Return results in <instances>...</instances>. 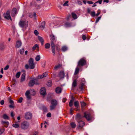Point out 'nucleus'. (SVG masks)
Here are the masks:
<instances>
[{"instance_id":"obj_1","label":"nucleus","mask_w":135,"mask_h":135,"mask_svg":"<svg viewBox=\"0 0 135 135\" xmlns=\"http://www.w3.org/2000/svg\"><path fill=\"white\" fill-rule=\"evenodd\" d=\"M28 62L29 65L28 64L25 65V69H26L29 68L30 69H34L35 67V64L33 59L31 58H30L28 60Z\"/></svg>"},{"instance_id":"obj_2","label":"nucleus","mask_w":135,"mask_h":135,"mask_svg":"<svg viewBox=\"0 0 135 135\" xmlns=\"http://www.w3.org/2000/svg\"><path fill=\"white\" fill-rule=\"evenodd\" d=\"M29 126V123L26 121L22 123L21 124V128L25 130L28 129Z\"/></svg>"},{"instance_id":"obj_3","label":"nucleus","mask_w":135,"mask_h":135,"mask_svg":"<svg viewBox=\"0 0 135 135\" xmlns=\"http://www.w3.org/2000/svg\"><path fill=\"white\" fill-rule=\"evenodd\" d=\"M20 26L22 27L26 28L28 26V21H21L19 23Z\"/></svg>"},{"instance_id":"obj_4","label":"nucleus","mask_w":135,"mask_h":135,"mask_svg":"<svg viewBox=\"0 0 135 135\" xmlns=\"http://www.w3.org/2000/svg\"><path fill=\"white\" fill-rule=\"evenodd\" d=\"M86 63L85 60L83 59H80L78 62V66H82L85 65Z\"/></svg>"},{"instance_id":"obj_5","label":"nucleus","mask_w":135,"mask_h":135,"mask_svg":"<svg viewBox=\"0 0 135 135\" xmlns=\"http://www.w3.org/2000/svg\"><path fill=\"white\" fill-rule=\"evenodd\" d=\"M3 16L6 19L8 20L10 19L12 20V19L10 16L9 11H7L6 13L4 14Z\"/></svg>"},{"instance_id":"obj_6","label":"nucleus","mask_w":135,"mask_h":135,"mask_svg":"<svg viewBox=\"0 0 135 135\" xmlns=\"http://www.w3.org/2000/svg\"><path fill=\"white\" fill-rule=\"evenodd\" d=\"M36 80L35 79H33L32 80H31L29 83V86L30 87H31L33 86L35 84H38L37 83H35Z\"/></svg>"},{"instance_id":"obj_7","label":"nucleus","mask_w":135,"mask_h":135,"mask_svg":"<svg viewBox=\"0 0 135 135\" xmlns=\"http://www.w3.org/2000/svg\"><path fill=\"white\" fill-rule=\"evenodd\" d=\"M50 39L51 41V45L52 43L54 45H55V42L56 41V39L55 38V37L53 35H51L50 36Z\"/></svg>"},{"instance_id":"obj_8","label":"nucleus","mask_w":135,"mask_h":135,"mask_svg":"<svg viewBox=\"0 0 135 135\" xmlns=\"http://www.w3.org/2000/svg\"><path fill=\"white\" fill-rule=\"evenodd\" d=\"M84 117H85L87 120L89 121L91 119V117L90 114L88 112H85L84 114Z\"/></svg>"},{"instance_id":"obj_9","label":"nucleus","mask_w":135,"mask_h":135,"mask_svg":"<svg viewBox=\"0 0 135 135\" xmlns=\"http://www.w3.org/2000/svg\"><path fill=\"white\" fill-rule=\"evenodd\" d=\"M32 114L30 112H28L25 113V117L26 119H30L32 117Z\"/></svg>"},{"instance_id":"obj_10","label":"nucleus","mask_w":135,"mask_h":135,"mask_svg":"<svg viewBox=\"0 0 135 135\" xmlns=\"http://www.w3.org/2000/svg\"><path fill=\"white\" fill-rule=\"evenodd\" d=\"M78 128H79L81 129L82 128L84 125V122L82 120H80L78 121Z\"/></svg>"},{"instance_id":"obj_11","label":"nucleus","mask_w":135,"mask_h":135,"mask_svg":"<svg viewBox=\"0 0 135 135\" xmlns=\"http://www.w3.org/2000/svg\"><path fill=\"white\" fill-rule=\"evenodd\" d=\"M40 93L43 96H45L46 94V91L44 87H42L40 90Z\"/></svg>"},{"instance_id":"obj_12","label":"nucleus","mask_w":135,"mask_h":135,"mask_svg":"<svg viewBox=\"0 0 135 135\" xmlns=\"http://www.w3.org/2000/svg\"><path fill=\"white\" fill-rule=\"evenodd\" d=\"M22 42L20 41H18L16 43V47L17 48H19L22 45Z\"/></svg>"},{"instance_id":"obj_13","label":"nucleus","mask_w":135,"mask_h":135,"mask_svg":"<svg viewBox=\"0 0 135 135\" xmlns=\"http://www.w3.org/2000/svg\"><path fill=\"white\" fill-rule=\"evenodd\" d=\"M65 75L63 71H61L59 73V75L60 78H64Z\"/></svg>"},{"instance_id":"obj_14","label":"nucleus","mask_w":135,"mask_h":135,"mask_svg":"<svg viewBox=\"0 0 135 135\" xmlns=\"http://www.w3.org/2000/svg\"><path fill=\"white\" fill-rule=\"evenodd\" d=\"M51 48L52 49V52L53 54V55H54L55 54V45L52 43L51 45Z\"/></svg>"},{"instance_id":"obj_15","label":"nucleus","mask_w":135,"mask_h":135,"mask_svg":"<svg viewBox=\"0 0 135 135\" xmlns=\"http://www.w3.org/2000/svg\"><path fill=\"white\" fill-rule=\"evenodd\" d=\"M17 13L16 9L15 8H14L12 11L11 15L12 16H15V15Z\"/></svg>"},{"instance_id":"obj_16","label":"nucleus","mask_w":135,"mask_h":135,"mask_svg":"<svg viewBox=\"0 0 135 135\" xmlns=\"http://www.w3.org/2000/svg\"><path fill=\"white\" fill-rule=\"evenodd\" d=\"M61 89L60 87H57L55 89V91L57 93H60L61 92Z\"/></svg>"},{"instance_id":"obj_17","label":"nucleus","mask_w":135,"mask_h":135,"mask_svg":"<svg viewBox=\"0 0 135 135\" xmlns=\"http://www.w3.org/2000/svg\"><path fill=\"white\" fill-rule=\"evenodd\" d=\"M1 123L3 124H6V125L4 126V127H8L9 124V123L8 121H2Z\"/></svg>"},{"instance_id":"obj_18","label":"nucleus","mask_w":135,"mask_h":135,"mask_svg":"<svg viewBox=\"0 0 135 135\" xmlns=\"http://www.w3.org/2000/svg\"><path fill=\"white\" fill-rule=\"evenodd\" d=\"M38 40L40 41L42 45H43L44 40L43 38L41 37L38 36Z\"/></svg>"},{"instance_id":"obj_19","label":"nucleus","mask_w":135,"mask_h":135,"mask_svg":"<svg viewBox=\"0 0 135 135\" xmlns=\"http://www.w3.org/2000/svg\"><path fill=\"white\" fill-rule=\"evenodd\" d=\"M71 15L73 18L74 20L78 18L77 15L74 12L71 13Z\"/></svg>"},{"instance_id":"obj_20","label":"nucleus","mask_w":135,"mask_h":135,"mask_svg":"<svg viewBox=\"0 0 135 135\" xmlns=\"http://www.w3.org/2000/svg\"><path fill=\"white\" fill-rule=\"evenodd\" d=\"M25 75L26 74L25 73H23L22 74L21 76V81H23L25 80Z\"/></svg>"},{"instance_id":"obj_21","label":"nucleus","mask_w":135,"mask_h":135,"mask_svg":"<svg viewBox=\"0 0 135 135\" xmlns=\"http://www.w3.org/2000/svg\"><path fill=\"white\" fill-rule=\"evenodd\" d=\"M51 105H53L56 106L57 104V103L56 100L53 99L51 100Z\"/></svg>"},{"instance_id":"obj_22","label":"nucleus","mask_w":135,"mask_h":135,"mask_svg":"<svg viewBox=\"0 0 135 135\" xmlns=\"http://www.w3.org/2000/svg\"><path fill=\"white\" fill-rule=\"evenodd\" d=\"M61 66V65L60 64L58 65H57L55 66L54 68V69L55 70H57V69H59Z\"/></svg>"},{"instance_id":"obj_23","label":"nucleus","mask_w":135,"mask_h":135,"mask_svg":"<svg viewBox=\"0 0 135 135\" xmlns=\"http://www.w3.org/2000/svg\"><path fill=\"white\" fill-rule=\"evenodd\" d=\"M68 47L65 46H64L62 47L61 50L65 52L67 50Z\"/></svg>"},{"instance_id":"obj_24","label":"nucleus","mask_w":135,"mask_h":135,"mask_svg":"<svg viewBox=\"0 0 135 135\" xmlns=\"http://www.w3.org/2000/svg\"><path fill=\"white\" fill-rule=\"evenodd\" d=\"M71 24L70 23L68 22H66L64 25V26L66 27H71Z\"/></svg>"},{"instance_id":"obj_25","label":"nucleus","mask_w":135,"mask_h":135,"mask_svg":"<svg viewBox=\"0 0 135 135\" xmlns=\"http://www.w3.org/2000/svg\"><path fill=\"white\" fill-rule=\"evenodd\" d=\"M52 83L51 80H49L47 83V85L48 86L50 87L52 85Z\"/></svg>"},{"instance_id":"obj_26","label":"nucleus","mask_w":135,"mask_h":135,"mask_svg":"<svg viewBox=\"0 0 135 135\" xmlns=\"http://www.w3.org/2000/svg\"><path fill=\"white\" fill-rule=\"evenodd\" d=\"M3 117L5 119H9L8 116L6 114H4L3 115Z\"/></svg>"},{"instance_id":"obj_27","label":"nucleus","mask_w":135,"mask_h":135,"mask_svg":"<svg viewBox=\"0 0 135 135\" xmlns=\"http://www.w3.org/2000/svg\"><path fill=\"white\" fill-rule=\"evenodd\" d=\"M71 126L73 128H74L75 127L76 124L74 122H72L70 123Z\"/></svg>"},{"instance_id":"obj_28","label":"nucleus","mask_w":135,"mask_h":135,"mask_svg":"<svg viewBox=\"0 0 135 135\" xmlns=\"http://www.w3.org/2000/svg\"><path fill=\"white\" fill-rule=\"evenodd\" d=\"M50 47V45L49 43H47L45 45V48L46 49L49 48Z\"/></svg>"},{"instance_id":"obj_29","label":"nucleus","mask_w":135,"mask_h":135,"mask_svg":"<svg viewBox=\"0 0 135 135\" xmlns=\"http://www.w3.org/2000/svg\"><path fill=\"white\" fill-rule=\"evenodd\" d=\"M74 100V98H73V99L71 100L69 103V105L70 107H71L73 105V102Z\"/></svg>"},{"instance_id":"obj_30","label":"nucleus","mask_w":135,"mask_h":135,"mask_svg":"<svg viewBox=\"0 0 135 135\" xmlns=\"http://www.w3.org/2000/svg\"><path fill=\"white\" fill-rule=\"evenodd\" d=\"M81 118V115L79 114H78L76 116V118L77 120H78Z\"/></svg>"},{"instance_id":"obj_31","label":"nucleus","mask_w":135,"mask_h":135,"mask_svg":"<svg viewBox=\"0 0 135 135\" xmlns=\"http://www.w3.org/2000/svg\"><path fill=\"white\" fill-rule=\"evenodd\" d=\"M74 105L75 106L77 107L78 108L79 106V102L78 101H76L74 102Z\"/></svg>"},{"instance_id":"obj_32","label":"nucleus","mask_w":135,"mask_h":135,"mask_svg":"<svg viewBox=\"0 0 135 135\" xmlns=\"http://www.w3.org/2000/svg\"><path fill=\"white\" fill-rule=\"evenodd\" d=\"M79 68L77 67L75 69V72L74 73L75 74H77L78 72H79Z\"/></svg>"},{"instance_id":"obj_33","label":"nucleus","mask_w":135,"mask_h":135,"mask_svg":"<svg viewBox=\"0 0 135 135\" xmlns=\"http://www.w3.org/2000/svg\"><path fill=\"white\" fill-rule=\"evenodd\" d=\"M40 59V55H37L35 57V60L37 61H39Z\"/></svg>"},{"instance_id":"obj_34","label":"nucleus","mask_w":135,"mask_h":135,"mask_svg":"<svg viewBox=\"0 0 135 135\" xmlns=\"http://www.w3.org/2000/svg\"><path fill=\"white\" fill-rule=\"evenodd\" d=\"M12 126L14 128H17L19 127V126L18 124L15 123L12 125Z\"/></svg>"},{"instance_id":"obj_35","label":"nucleus","mask_w":135,"mask_h":135,"mask_svg":"<svg viewBox=\"0 0 135 135\" xmlns=\"http://www.w3.org/2000/svg\"><path fill=\"white\" fill-rule=\"evenodd\" d=\"M45 26V22H43L41 24V27L42 28H44Z\"/></svg>"},{"instance_id":"obj_36","label":"nucleus","mask_w":135,"mask_h":135,"mask_svg":"<svg viewBox=\"0 0 135 135\" xmlns=\"http://www.w3.org/2000/svg\"><path fill=\"white\" fill-rule=\"evenodd\" d=\"M90 14L93 17H94L95 16H96L95 13L94 11L91 12Z\"/></svg>"},{"instance_id":"obj_37","label":"nucleus","mask_w":135,"mask_h":135,"mask_svg":"<svg viewBox=\"0 0 135 135\" xmlns=\"http://www.w3.org/2000/svg\"><path fill=\"white\" fill-rule=\"evenodd\" d=\"M24 52V49L23 48H22L20 50V53L21 54H23Z\"/></svg>"},{"instance_id":"obj_38","label":"nucleus","mask_w":135,"mask_h":135,"mask_svg":"<svg viewBox=\"0 0 135 135\" xmlns=\"http://www.w3.org/2000/svg\"><path fill=\"white\" fill-rule=\"evenodd\" d=\"M76 85V80H74L73 82V84H72V86L74 87H75Z\"/></svg>"},{"instance_id":"obj_39","label":"nucleus","mask_w":135,"mask_h":135,"mask_svg":"<svg viewBox=\"0 0 135 135\" xmlns=\"http://www.w3.org/2000/svg\"><path fill=\"white\" fill-rule=\"evenodd\" d=\"M21 73L20 72H17L16 75V77L17 78H19L20 75Z\"/></svg>"},{"instance_id":"obj_40","label":"nucleus","mask_w":135,"mask_h":135,"mask_svg":"<svg viewBox=\"0 0 135 135\" xmlns=\"http://www.w3.org/2000/svg\"><path fill=\"white\" fill-rule=\"evenodd\" d=\"M101 16L98 17L96 19V20L95 21V23H97L99 21V20L101 19Z\"/></svg>"},{"instance_id":"obj_41","label":"nucleus","mask_w":135,"mask_h":135,"mask_svg":"<svg viewBox=\"0 0 135 135\" xmlns=\"http://www.w3.org/2000/svg\"><path fill=\"white\" fill-rule=\"evenodd\" d=\"M81 104L82 107H85L86 105V103L83 102H81Z\"/></svg>"},{"instance_id":"obj_42","label":"nucleus","mask_w":135,"mask_h":135,"mask_svg":"<svg viewBox=\"0 0 135 135\" xmlns=\"http://www.w3.org/2000/svg\"><path fill=\"white\" fill-rule=\"evenodd\" d=\"M38 47V45L37 44H35L34 46L32 47V49L33 50H35L37 47Z\"/></svg>"},{"instance_id":"obj_43","label":"nucleus","mask_w":135,"mask_h":135,"mask_svg":"<svg viewBox=\"0 0 135 135\" xmlns=\"http://www.w3.org/2000/svg\"><path fill=\"white\" fill-rule=\"evenodd\" d=\"M77 3L79 5H81L82 4V3L80 0H78Z\"/></svg>"},{"instance_id":"obj_44","label":"nucleus","mask_w":135,"mask_h":135,"mask_svg":"<svg viewBox=\"0 0 135 135\" xmlns=\"http://www.w3.org/2000/svg\"><path fill=\"white\" fill-rule=\"evenodd\" d=\"M55 106H56L54 105H52L50 106V110H52L54 109L55 108Z\"/></svg>"},{"instance_id":"obj_45","label":"nucleus","mask_w":135,"mask_h":135,"mask_svg":"<svg viewBox=\"0 0 135 135\" xmlns=\"http://www.w3.org/2000/svg\"><path fill=\"white\" fill-rule=\"evenodd\" d=\"M97 13L96 14V16L97 17L100 14V10L98 9L97 11Z\"/></svg>"},{"instance_id":"obj_46","label":"nucleus","mask_w":135,"mask_h":135,"mask_svg":"<svg viewBox=\"0 0 135 135\" xmlns=\"http://www.w3.org/2000/svg\"><path fill=\"white\" fill-rule=\"evenodd\" d=\"M4 129H3L0 130V135L2 134L4 132Z\"/></svg>"},{"instance_id":"obj_47","label":"nucleus","mask_w":135,"mask_h":135,"mask_svg":"<svg viewBox=\"0 0 135 135\" xmlns=\"http://www.w3.org/2000/svg\"><path fill=\"white\" fill-rule=\"evenodd\" d=\"M68 1H66L63 5L64 6H68Z\"/></svg>"},{"instance_id":"obj_48","label":"nucleus","mask_w":135,"mask_h":135,"mask_svg":"<svg viewBox=\"0 0 135 135\" xmlns=\"http://www.w3.org/2000/svg\"><path fill=\"white\" fill-rule=\"evenodd\" d=\"M34 33H35V34L36 35H38V32L36 30H35L34 31Z\"/></svg>"},{"instance_id":"obj_49","label":"nucleus","mask_w":135,"mask_h":135,"mask_svg":"<svg viewBox=\"0 0 135 135\" xmlns=\"http://www.w3.org/2000/svg\"><path fill=\"white\" fill-rule=\"evenodd\" d=\"M30 94V91L29 90H27L26 91L25 93V95H28Z\"/></svg>"},{"instance_id":"obj_50","label":"nucleus","mask_w":135,"mask_h":135,"mask_svg":"<svg viewBox=\"0 0 135 135\" xmlns=\"http://www.w3.org/2000/svg\"><path fill=\"white\" fill-rule=\"evenodd\" d=\"M23 100V98L22 97H20L18 100V102L21 103L22 102Z\"/></svg>"},{"instance_id":"obj_51","label":"nucleus","mask_w":135,"mask_h":135,"mask_svg":"<svg viewBox=\"0 0 135 135\" xmlns=\"http://www.w3.org/2000/svg\"><path fill=\"white\" fill-rule=\"evenodd\" d=\"M102 2V0H99L97 1L95 3H99L100 4H101Z\"/></svg>"},{"instance_id":"obj_52","label":"nucleus","mask_w":135,"mask_h":135,"mask_svg":"<svg viewBox=\"0 0 135 135\" xmlns=\"http://www.w3.org/2000/svg\"><path fill=\"white\" fill-rule=\"evenodd\" d=\"M26 97L27 99L28 100L30 99H31V97L30 95H26Z\"/></svg>"},{"instance_id":"obj_53","label":"nucleus","mask_w":135,"mask_h":135,"mask_svg":"<svg viewBox=\"0 0 135 135\" xmlns=\"http://www.w3.org/2000/svg\"><path fill=\"white\" fill-rule=\"evenodd\" d=\"M9 68V66L8 65H7L6 66V67L4 68V70H7Z\"/></svg>"},{"instance_id":"obj_54","label":"nucleus","mask_w":135,"mask_h":135,"mask_svg":"<svg viewBox=\"0 0 135 135\" xmlns=\"http://www.w3.org/2000/svg\"><path fill=\"white\" fill-rule=\"evenodd\" d=\"M47 116L49 117H50L51 116V113L50 112L48 113L47 114Z\"/></svg>"},{"instance_id":"obj_55","label":"nucleus","mask_w":135,"mask_h":135,"mask_svg":"<svg viewBox=\"0 0 135 135\" xmlns=\"http://www.w3.org/2000/svg\"><path fill=\"white\" fill-rule=\"evenodd\" d=\"M38 78H40V79L44 77V76H43V75H38Z\"/></svg>"},{"instance_id":"obj_56","label":"nucleus","mask_w":135,"mask_h":135,"mask_svg":"<svg viewBox=\"0 0 135 135\" xmlns=\"http://www.w3.org/2000/svg\"><path fill=\"white\" fill-rule=\"evenodd\" d=\"M43 110L44 112H47V109L45 107H44Z\"/></svg>"},{"instance_id":"obj_57","label":"nucleus","mask_w":135,"mask_h":135,"mask_svg":"<svg viewBox=\"0 0 135 135\" xmlns=\"http://www.w3.org/2000/svg\"><path fill=\"white\" fill-rule=\"evenodd\" d=\"M83 39L84 40H85L86 38V37L85 35H83L82 36Z\"/></svg>"},{"instance_id":"obj_58","label":"nucleus","mask_w":135,"mask_h":135,"mask_svg":"<svg viewBox=\"0 0 135 135\" xmlns=\"http://www.w3.org/2000/svg\"><path fill=\"white\" fill-rule=\"evenodd\" d=\"M44 77H46L47 75V74L46 73H45L43 74Z\"/></svg>"},{"instance_id":"obj_59","label":"nucleus","mask_w":135,"mask_h":135,"mask_svg":"<svg viewBox=\"0 0 135 135\" xmlns=\"http://www.w3.org/2000/svg\"><path fill=\"white\" fill-rule=\"evenodd\" d=\"M9 102L12 105H13L14 104L13 101L12 100H9Z\"/></svg>"},{"instance_id":"obj_60","label":"nucleus","mask_w":135,"mask_h":135,"mask_svg":"<svg viewBox=\"0 0 135 135\" xmlns=\"http://www.w3.org/2000/svg\"><path fill=\"white\" fill-rule=\"evenodd\" d=\"M87 3L89 4H92L93 3V2L91 1H88L87 2Z\"/></svg>"},{"instance_id":"obj_61","label":"nucleus","mask_w":135,"mask_h":135,"mask_svg":"<svg viewBox=\"0 0 135 135\" xmlns=\"http://www.w3.org/2000/svg\"><path fill=\"white\" fill-rule=\"evenodd\" d=\"M87 11L88 13L90 14L91 12V10L90 9H89V8H88L87 9Z\"/></svg>"},{"instance_id":"obj_62","label":"nucleus","mask_w":135,"mask_h":135,"mask_svg":"<svg viewBox=\"0 0 135 135\" xmlns=\"http://www.w3.org/2000/svg\"><path fill=\"white\" fill-rule=\"evenodd\" d=\"M4 100H2L1 102H0V104H1L2 105H3L4 104Z\"/></svg>"},{"instance_id":"obj_63","label":"nucleus","mask_w":135,"mask_h":135,"mask_svg":"<svg viewBox=\"0 0 135 135\" xmlns=\"http://www.w3.org/2000/svg\"><path fill=\"white\" fill-rule=\"evenodd\" d=\"M15 115L13 112H11V117H14Z\"/></svg>"},{"instance_id":"obj_64","label":"nucleus","mask_w":135,"mask_h":135,"mask_svg":"<svg viewBox=\"0 0 135 135\" xmlns=\"http://www.w3.org/2000/svg\"><path fill=\"white\" fill-rule=\"evenodd\" d=\"M80 89L81 90H83V85H81L80 87Z\"/></svg>"}]
</instances>
